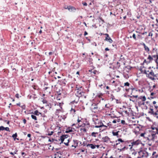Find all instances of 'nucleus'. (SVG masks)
Segmentation results:
<instances>
[{
    "instance_id": "nucleus-1",
    "label": "nucleus",
    "mask_w": 158,
    "mask_h": 158,
    "mask_svg": "<svg viewBox=\"0 0 158 158\" xmlns=\"http://www.w3.org/2000/svg\"><path fill=\"white\" fill-rule=\"evenodd\" d=\"M82 89V86L80 87V88L76 87V92L75 94L76 96L78 98L84 96L85 94V93L81 90Z\"/></svg>"
},
{
    "instance_id": "nucleus-2",
    "label": "nucleus",
    "mask_w": 158,
    "mask_h": 158,
    "mask_svg": "<svg viewBox=\"0 0 158 158\" xmlns=\"http://www.w3.org/2000/svg\"><path fill=\"white\" fill-rule=\"evenodd\" d=\"M154 75V73L152 70H151V71L149 72V73L147 74V77L151 79L152 80H154L155 79L153 77H152V76Z\"/></svg>"
},
{
    "instance_id": "nucleus-3",
    "label": "nucleus",
    "mask_w": 158,
    "mask_h": 158,
    "mask_svg": "<svg viewBox=\"0 0 158 158\" xmlns=\"http://www.w3.org/2000/svg\"><path fill=\"white\" fill-rule=\"evenodd\" d=\"M92 107L91 109L93 110V111L94 112H97L98 110V107L97 104L94 103L92 105Z\"/></svg>"
},
{
    "instance_id": "nucleus-4",
    "label": "nucleus",
    "mask_w": 158,
    "mask_h": 158,
    "mask_svg": "<svg viewBox=\"0 0 158 158\" xmlns=\"http://www.w3.org/2000/svg\"><path fill=\"white\" fill-rule=\"evenodd\" d=\"M103 34L106 36L105 40L109 42L110 43H111L113 42L112 40L109 37V35L108 34Z\"/></svg>"
},
{
    "instance_id": "nucleus-5",
    "label": "nucleus",
    "mask_w": 158,
    "mask_h": 158,
    "mask_svg": "<svg viewBox=\"0 0 158 158\" xmlns=\"http://www.w3.org/2000/svg\"><path fill=\"white\" fill-rule=\"evenodd\" d=\"M141 143V141L139 139L136 140L135 141H134L131 143V146L137 145Z\"/></svg>"
},
{
    "instance_id": "nucleus-6",
    "label": "nucleus",
    "mask_w": 158,
    "mask_h": 158,
    "mask_svg": "<svg viewBox=\"0 0 158 158\" xmlns=\"http://www.w3.org/2000/svg\"><path fill=\"white\" fill-rule=\"evenodd\" d=\"M144 150H141L138 152L139 156H138L137 158H142L144 157Z\"/></svg>"
},
{
    "instance_id": "nucleus-7",
    "label": "nucleus",
    "mask_w": 158,
    "mask_h": 158,
    "mask_svg": "<svg viewBox=\"0 0 158 158\" xmlns=\"http://www.w3.org/2000/svg\"><path fill=\"white\" fill-rule=\"evenodd\" d=\"M64 9H68L69 10L72 11L73 10H75V8L74 7L71 6H65L64 7Z\"/></svg>"
},
{
    "instance_id": "nucleus-8",
    "label": "nucleus",
    "mask_w": 158,
    "mask_h": 158,
    "mask_svg": "<svg viewBox=\"0 0 158 158\" xmlns=\"http://www.w3.org/2000/svg\"><path fill=\"white\" fill-rule=\"evenodd\" d=\"M110 138L108 136H106L102 138V141L105 142L107 143L109 141H110Z\"/></svg>"
},
{
    "instance_id": "nucleus-9",
    "label": "nucleus",
    "mask_w": 158,
    "mask_h": 158,
    "mask_svg": "<svg viewBox=\"0 0 158 158\" xmlns=\"http://www.w3.org/2000/svg\"><path fill=\"white\" fill-rule=\"evenodd\" d=\"M119 142L123 143V142H124V141L123 140L119 138L117 140L115 141V142L116 143L115 144H114V147L115 146V145L117 146L118 145V144H120V143Z\"/></svg>"
},
{
    "instance_id": "nucleus-10",
    "label": "nucleus",
    "mask_w": 158,
    "mask_h": 158,
    "mask_svg": "<svg viewBox=\"0 0 158 158\" xmlns=\"http://www.w3.org/2000/svg\"><path fill=\"white\" fill-rule=\"evenodd\" d=\"M131 95L135 94L136 92L138 91V90L136 88H131Z\"/></svg>"
},
{
    "instance_id": "nucleus-11",
    "label": "nucleus",
    "mask_w": 158,
    "mask_h": 158,
    "mask_svg": "<svg viewBox=\"0 0 158 158\" xmlns=\"http://www.w3.org/2000/svg\"><path fill=\"white\" fill-rule=\"evenodd\" d=\"M153 117L158 119V111L156 110L154 112L152 115Z\"/></svg>"
},
{
    "instance_id": "nucleus-12",
    "label": "nucleus",
    "mask_w": 158,
    "mask_h": 158,
    "mask_svg": "<svg viewBox=\"0 0 158 158\" xmlns=\"http://www.w3.org/2000/svg\"><path fill=\"white\" fill-rule=\"evenodd\" d=\"M4 130H5L7 131H10L9 128L8 127H4L2 126L0 127V131H3Z\"/></svg>"
},
{
    "instance_id": "nucleus-13",
    "label": "nucleus",
    "mask_w": 158,
    "mask_h": 158,
    "mask_svg": "<svg viewBox=\"0 0 158 158\" xmlns=\"http://www.w3.org/2000/svg\"><path fill=\"white\" fill-rule=\"evenodd\" d=\"M72 129L74 130V128H72L70 127H68V128L67 129V130L65 131V133H67L70 132H73Z\"/></svg>"
},
{
    "instance_id": "nucleus-14",
    "label": "nucleus",
    "mask_w": 158,
    "mask_h": 158,
    "mask_svg": "<svg viewBox=\"0 0 158 158\" xmlns=\"http://www.w3.org/2000/svg\"><path fill=\"white\" fill-rule=\"evenodd\" d=\"M142 45L144 47L145 50L147 52H149L150 51V49L149 48L146 46V44L144 43H143Z\"/></svg>"
},
{
    "instance_id": "nucleus-15",
    "label": "nucleus",
    "mask_w": 158,
    "mask_h": 158,
    "mask_svg": "<svg viewBox=\"0 0 158 158\" xmlns=\"http://www.w3.org/2000/svg\"><path fill=\"white\" fill-rule=\"evenodd\" d=\"M87 147H90L91 149H94L96 148V145H94L93 144H88L87 145Z\"/></svg>"
},
{
    "instance_id": "nucleus-16",
    "label": "nucleus",
    "mask_w": 158,
    "mask_h": 158,
    "mask_svg": "<svg viewBox=\"0 0 158 158\" xmlns=\"http://www.w3.org/2000/svg\"><path fill=\"white\" fill-rule=\"evenodd\" d=\"M17 134L16 133H15V134H13L12 135V137L13 138L14 140H15L16 139L17 140H19V139L16 138L17 137Z\"/></svg>"
},
{
    "instance_id": "nucleus-17",
    "label": "nucleus",
    "mask_w": 158,
    "mask_h": 158,
    "mask_svg": "<svg viewBox=\"0 0 158 158\" xmlns=\"http://www.w3.org/2000/svg\"><path fill=\"white\" fill-rule=\"evenodd\" d=\"M101 124H102L100 125H96L94 127L96 128H100L101 127H105L106 128L107 127V126L105 125H104L103 124V123H101Z\"/></svg>"
},
{
    "instance_id": "nucleus-18",
    "label": "nucleus",
    "mask_w": 158,
    "mask_h": 158,
    "mask_svg": "<svg viewBox=\"0 0 158 158\" xmlns=\"http://www.w3.org/2000/svg\"><path fill=\"white\" fill-rule=\"evenodd\" d=\"M32 113L36 115H39V114H41V113L39 112L38 110H35L34 112H32Z\"/></svg>"
},
{
    "instance_id": "nucleus-19",
    "label": "nucleus",
    "mask_w": 158,
    "mask_h": 158,
    "mask_svg": "<svg viewBox=\"0 0 158 158\" xmlns=\"http://www.w3.org/2000/svg\"><path fill=\"white\" fill-rule=\"evenodd\" d=\"M60 82L61 85L64 86L66 85V81L65 79L61 80Z\"/></svg>"
},
{
    "instance_id": "nucleus-20",
    "label": "nucleus",
    "mask_w": 158,
    "mask_h": 158,
    "mask_svg": "<svg viewBox=\"0 0 158 158\" xmlns=\"http://www.w3.org/2000/svg\"><path fill=\"white\" fill-rule=\"evenodd\" d=\"M150 110L148 111V113L150 114L151 115L155 112L153 108H149Z\"/></svg>"
},
{
    "instance_id": "nucleus-21",
    "label": "nucleus",
    "mask_w": 158,
    "mask_h": 158,
    "mask_svg": "<svg viewBox=\"0 0 158 158\" xmlns=\"http://www.w3.org/2000/svg\"><path fill=\"white\" fill-rule=\"evenodd\" d=\"M73 142L74 143V144L75 145L74 146L72 145V147L74 146L75 148L77 146V145L78 144V141L76 140H74Z\"/></svg>"
},
{
    "instance_id": "nucleus-22",
    "label": "nucleus",
    "mask_w": 158,
    "mask_h": 158,
    "mask_svg": "<svg viewBox=\"0 0 158 158\" xmlns=\"http://www.w3.org/2000/svg\"><path fill=\"white\" fill-rule=\"evenodd\" d=\"M89 72H90L91 73H93L94 74H95L97 72V71L96 70H94L92 71V70H89Z\"/></svg>"
},
{
    "instance_id": "nucleus-23",
    "label": "nucleus",
    "mask_w": 158,
    "mask_h": 158,
    "mask_svg": "<svg viewBox=\"0 0 158 158\" xmlns=\"http://www.w3.org/2000/svg\"><path fill=\"white\" fill-rule=\"evenodd\" d=\"M52 142L54 141L55 143L57 144H59V139L57 140L54 139H52Z\"/></svg>"
},
{
    "instance_id": "nucleus-24",
    "label": "nucleus",
    "mask_w": 158,
    "mask_h": 158,
    "mask_svg": "<svg viewBox=\"0 0 158 158\" xmlns=\"http://www.w3.org/2000/svg\"><path fill=\"white\" fill-rule=\"evenodd\" d=\"M119 132V131H118L117 132H114V131H113L112 132V134L114 136H118V133ZM117 137H118V136H117Z\"/></svg>"
},
{
    "instance_id": "nucleus-25",
    "label": "nucleus",
    "mask_w": 158,
    "mask_h": 158,
    "mask_svg": "<svg viewBox=\"0 0 158 158\" xmlns=\"http://www.w3.org/2000/svg\"><path fill=\"white\" fill-rule=\"evenodd\" d=\"M148 59L149 60V61H151L152 60H153V58L151 56V55H149L148 56Z\"/></svg>"
},
{
    "instance_id": "nucleus-26",
    "label": "nucleus",
    "mask_w": 158,
    "mask_h": 158,
    "mask_svg": "<svg viewBox=\"0 0 158 158\" xmlns=\"http://www.w3.org/2000/svg\"><path fill=\"white\" fill-rule=\"evenodd\" d=\"M144 156L146 157H147L148 156V153L147 152L144 151Z\"/></svg>"
},
{
    "instance_id": "nucleus-27",
    "label": "nucleus",
    "mask_w": 158,
    "mask_h": 158,
    "mask_svg": "<svg viewBox=\"0 0 158 158\" xmlns=\"http://www.w3.org/2000/svg\"><path fill=\"white\" fill-rule=\"evenodd\" d=\"M132 37L133 38V39L135 40H137L136 39V37L135 34V33H134L133 34L132 36H131L130 37V38H131Z\"/></svg>"
},
{
    "instance_id": "nucleus-28",
    "label": "nucleus",
    "mask_w": 158,
    "mask_h": 158,
    "mask_svg": "<svg viewBox=\"0 0 158 158\" xmlns=\"http://www.w3.org/2000/svg\"><path fill=\"white\" fill-rule=\"evenodd\" d=\"M152 57L155 58H156V60H158V53H156V54L152 56Z\"/></svg>"
},
{
    "instance_id": "nucleus-29",
    "label": "nucleus",
    "mask_w": 158,
    "mask_h": 158,
    "mask_svg": "<svg viewBox=\"0 0 158 158\" xmlns=\"http://www.w3.org/2000/svg\"><path fill=\"white\" fill-rule=\"evenodd\" d=\"M31 118L35 120H37V117L35 115H31Z\"/></svg>"
},
{
    "instance_id": "nucleus-30",
    "label": "nucleus",
    "mask_w": 158,
    "mask_h": 158,
    "mask_svg": "<svg viewBox=\"0 0 158 158\" xmlns=\"http://www.w3.org/2000/svg\"><path fill=\"white\" fill-rule=\"evenodd\" d=\"M65 138L61 135L60 137V138L59 139V141L61 140L64 141Z\"/></svg>"
},
{
    "instance_id": "nucleus-31",
    "label": "nucleus",
    "mask_w": 158,
    "mask_h": 158,
    "mask_svg": "<svg viewBox=\"0 0 158 158\" xmlns=\"http://www.w3.org/2000/svg\"><path fill=\"white\" fill-rule=\"evenodd\" d=\"M97 134H98V132H93L91 134V136L94 137H96V135Z\"/></svg>"
},
{
    "instance_id": "nucleus-32",
    "label": "nucleus",
    "mask_w": 158,
    "mask_h": 158,
    "mask_svg": "<svg viewBox=\"0 0 158 158\" xmlns=\"http://www.w3.org/2000/svg\"><path fill=\"white\" fill-rule=\"evenodd\" d=\"M56 93L58 95H61V94L60 93V89H58V91H56Z\"/></svg>"
},
{
    "instance_id": "nucleus-33",
    "label": "nucleus",
    "mask_w": 158,
    "mask_h": 158,
    "mask_svg": "<svg viewBox=\"0 0 158 158\" xmlns=\"http://www.w3.org/2000/svg\"><path fill=\"white\" fill-rule=\"evenodd\" d=\"M70 111L71 113H72L73 112V114H75V112H76V110L74 109H73L72 108L70 110Z\"/></svg>"
},
{
    "instance_id": "nucleus-34",
    "label": "nucleus",
    "mask_w": 158,
    "mask_h": 158,
    "mask_svg": "<svg viewBox=\"0 0 158 158\" xmlns=\"http://www.w3.org/2000/svg\"><path fill=\"white\" fill-rule=\"evenodd\" d=\"M152 130H155V129L156 130V133H155L156 134H158V128L156 127H152Z\"/></svg>"
},
{
    "instance_id": "nucleus-35",
    "label": "nucleus",
    "mask_w": 158,
    "mask_h": 158,
    "mask_svg": "<svg viewBox=\"0 0 158 158\" xmlns=\"http://www.w3.org/2000/svg\"><path fill=\"white\" fill-rule=\"evenodd\" d=\"M128 96L130 97L131 98H132L133 97L137 98L138 97V95H133L131 96H130V95H128Z\"/></svg>"
},
{
    "instance_id": "nucleus-36",
    "label": "nucleus",
    "mask_w": 158,
    "mask_h": 158,
    "mask_svg": "<svg viewBox=\"0 0 158 158\" xmlns=\"http://www.w3.org/2000/svg\"><path fill=\"white\" fill-rule=\"evenodd\" d=\"M81 130H82L83 132L85 133L86 132V129L85 128H81Z\"/></svg>"
},
{
    "instance_id": "nucleus-37",
    "label": "nucleus",
    "mask_w": 158,
    "mask_h": 158,
    "mask_svg": "<svg viewBox=\"0 0 158 158\" xmlns=\"http://www.w3.org/2000/svg\"><path fill=\"white\" fill-rule=\"evenodd\" d=\"M41 99H43V100L42 101V102L44 104L46 103H47V102L46 100L44 99H43L42 98H41Z\"/></svg>"
},
{
    "instance_id": "nucleus-38",
    "label": "nucleus",
    "mask_w": 158,
    "mask_h": 158,
    "mask_svg": "<svg viewBox=\"0 0 158 158\" xmlns=\"http://www.w3.org/2000/svg\"><path fill=\"white\" fill-rule=\"evenodd\" d=\"M62 135L65 138V139L67 138L69 136L68 135Z\"/></svg>"
},
{
    "instance_id": "nucleus-39",
    "label": "nucleus",
    "mask_w": 158,
    "mask_h": 158,
    "mask_svg": "<svg viewBox=\"0 0 158 158\" xmlns=\"http://www.w3.org/2000/svg\"><path fill=\"white\" fill-rule=\"evenodd\" d=\"M142 100L143 101H145L146 100L145 97V96H142Z\"/></svg>"
},
{
    "instance_id": "nucleus-40",
    "label": "nucleus",
    "mask_w": 158,
    "mask_h": 158,
    "mask_svg": "<svg viewBox=\"0 0 158 158\" xmlns=\"http://www.w3.org/2000/svg\"><path fill=\"white\" fill-rule=\"evenodd\" d=\"M130 85V84L128 82H126L124 83V86H129Z\"/></svg>"
},
{
    "instance_id": "nucleus-41",
    "label": "nucleus",
    "mask_w": 158,
    "mask_h": 158,
    "mask_svg": "<svg viewBox=\"0 0 158 158\" xmlns=\"http://www.w3.org/2000/svg\"><path fill=\"white\" fill-rule=\"evenodd\" d=\"M93 60L92 58H89V60H88V61L89 62V63L90 64L92 63V61Z\"/></svg>"
},
{
    "instance_id": "nucleus-42",
    "label": "nucleus",
    "mask_w": 158,
    "mask_h": 158,
    "mask_svg": "<svg viewBox=\"0 0 158 158\" xmlns=\"http://www.w3.org/2000/svg\"><path fill=\"white\" fill-rule=\"evenodd\" d=\"M20 107H21V108L23 109H24V110L25 109L26 106L25 105H23V106H20Z\"/></svg>"
},
{
    "instance_id": "nucleus-43",
    "label": "nucleus",
    "mask_w": 158,
    "mask_h": 158,
    "mask_svg": "<svg viewBox=\"0 0 158 158\" xmlns=\"http://www.w3.org/2000/svg\"><path fill=\"white\" fill-rule=\"evenodd\" d=\"M105 107L106 108H110V105H109V104H106L105 105Z\"/></svg>"
},
{
    "instance_id": "nucleus-44",
    "label": "nucleus",
    "mask_w": 158,
    "mask_h": 158,
    "mask_svg": "<svg viewBox=\"0 0 158 158\" xmlns=\"http://www.w3.org/2000/svg\"><path fill=\"white\" fill-rule=\"evenodd\" d=\"M99 86L101 87L102 88H104L105 87V85H103L101 84L100 85H99Z\"/></svg>"
},
{
    "instance_id": "nucleus-45",
    "label": "nucleus",
    "mask_w": 158,
    "mask_h": 158,
    "mask_svg": "<svg viewBox=\"0 0 158 158\" xmlns=\"http://www.w3.org/2000/svg\"><path fill=\"white\" fill-rule=\"evenodd\" d=\"M150 63V61H149L148 62L146 61V59H144V60L143 61V64H144V63H146L147 64L149 63Z\"/></svg>"
},
{
    "instance_id": "nucleus-46",
    "label": "nucleus",
    "mask_w": 158,
    "mask_h": 158,
    "mask_svg": "<svg viewBox=\"0 0 158 158\" xmlns=\"http://www.w3.org/2000/svg\"><path fill=\"white\" fill-rule=\"evenodd\" d=\"M152 35H153L152 33L151 32H150L149 33L148 36H151V37H152Z\"/></svg>"
},
{
    "instance_id": "nucleus-47",
    "label": "nucleus",
    "mask_w": 158,
    "mask_h": 158,
    "mask_svg": "<svg viewBox=\"0 0 158 158\" xmlns=\"http://www.w3.org/2000/svg\"><path fill=\"white\" fill-rule=\"evenodd\" d=\"M53 133H54L53 131H52L50 133H48L47 135H48L50 136V135H52Z\"/></svg>"
},
{
    "instance_id": "nucleus-48",
    "label": "nucleus",
    "mask_w": 158,
    "mask_h": 158,
    "mask_svg": "<svg viewBox=\"0 0 158 158\" xmlns=\"http://www.w3.org/2000/svg\"><path fill=\"white\" fill-rule=\"evenodd\" d=\"M121 123L123 124H125V121L124 120H122L121 121Z\"/></svg>"
},
{
    "instance_id": "nucleus-49",
    "label": "nucleus",
    "mask_w": 158,
    "mask_h": 158,
    "mask_svg": "<svg viewBox=\"0 0 158 158\" xmlns=\"http://www.w3.org/2000/svg\"><path fill=\"white\" fill-rule=\"evenodd\" d=\"M69 142H68L67 143L64 142V143L66 146H68L69 145Z\"/></svg>"
},
{
    "instance_id": "nucleus-50",
    "label": "nucleus",
    "mask_w": 158,
    "mask_h": 158,
    "mask_svg": "<svg viewBox=\"0 0 158 158\" xmlns=\"http://www.w3.org/2000/svg\"><path fill=\"white\" fill-rule=\"evenodd\" d=\"M82 4L84 6H87V3L85 2H83Z\"/></svg>"
},
{
    "instance_id": "nucleus-51",
    "label": "nucleus",
    "mask_w": 158,
    "mask_h": 158,
    "mask_svg": "<svg viewBox=\"0 0 158 158\" xmlns=\"http://www.w3.org/2000/svg\"><path fill=\"white\" fill-rule=\"evenodd\" d=\"M143 67L142 66H140L139 69V70L142 73L143 72L142 70Z\"/></svg>"
},
{
    "instance_id": "nucleus-52",
    "label": "nucleus",
    "mask_w": 158,
    "mask_h": 158,
    "mask_svg": "<svg viewBox=\"0 0 158 158\" xmlns=\"http://www.w3.org/2000/svg\"><path fill=\"white\" fill-rule=\"evenodd\" d=\"M121 90V88L120 87H118L117 89V92H119Z\"/></svg>"
},
{
    "instance_id": "nucleus-53",
    "label": "nucleus",
    "mask_w": 158,
    "mask_h": 158,
    "mask_svg": "<svg viewBox=\"0 0 158 158\" xmlns=\"http://www.w3.org/2000/svg\"><path fill=\"white\" fill-rule=\"evenodd\" d=\"M131 88H129V89H126V91H127V92H129V91H130V90H131Z\"/></svg>"
},
{
    "instance_id": "nucleus-54",
    "label": "nucleus",
    "mask_w": 158,
    "mask_h": 158,
    "mask_svg": "<svg viewBox=\"0 0 158 158\" xmlns=\"http://www.w3.org/2000/svg\"><path fill=\"white\" fill-rule=\"evenodd\" d=\"M154 106L155 108L156 109V110H157L158 109V106L157 105H154Z\"/></svg>"
},
{
    "instance_id": "nucleus-55",
    "label": "nucleus",
    "mask_w": 158,
    "mask_h": 158,
    "mask_svg": "<svg viewBox=\"0 0 158 158\" xmlns=\"http://www.w3.org/2000/svg\"><path fill=\"white\" fill-rule=\"evenodd\" d=\"M15 97L16 98H19V94H17L16 95H15Z\"/></svg>"
},
{
    "instance_id": "nucleus-56",
    "label": "nucleus",
    "mask_w": 158,
    "mask_h": 158,
    "mask_svg": "<svg viewBox=\"0 0 158 158\" xmlns=\"http://www.w3.org/2000/svg\"><path fill=\"white\" fill-rule=\"evenodd\" d=\"M125 148H126L127 149H128V148H126L125 146H124L123 148H122V150H123V151H124Z\"/></svg>"
},
{
    "instance_id": "nucleus-57",
    "label": "nucleus",
    "mask_w": 158,
    "mask_h": 158,
    "mask_svg": "<svg viewBox=\"0 0 158 158\" xmlns=\"http://www.w3.org/2000/svg\"><path fill=\"white\" fill-rule=\"evenodd\" d=\"M144 73L146 74V76H147V74H148V73H147V71L146 70H144Z\"/></svg>"
},
{
    "instance_id": "nucleus-58",
    "label": "nucleus",
    "mask_w": 158,
    "mask_h": 158,
    "mask_svg": "<svg viewBox=\"0 0 158 158\" xmlns=\"http://www.w3.org/2000/svg\"><path fill=\"white\" fill-rule=\"evenodd\" d=\"M51 106L50 103H49L48 104V105H47L46 106H49V108H51V106Z\"/></svg>"
},
{
    "instance_id": "nucleus-59",
    "label": "nucleus",
    "mask_w": 158,
    "mask_h": 158,
    "mask_svg": "<svg viewBox=\"0 0 158 158\" xmlns=\"http://www.w3.org/2000/svg\"><path fill=\"white\" fill-rule=\"evenodd\" d=\"M145 134V133H142L140 135L141 137H143V136H144V135Z\"/></svg>"
},
{
    "instance_id": "nucleus-60",
    "label": "nucleus",
    "mask_w": 158,
    "mask_h": 158,
    "mask_svg": "<svg viewBox=\"0 0 158 158\" xmlns=\"http://www.w3.org/2000/svg\"><path fill=\"white\" fill-rule=\"evenodd\" d=\"M56 99L57 100H60V98L58 95L56 97Z\"/></svg>"
},
{
    "instance_id": "nucleus-61",
    "label": "nucleus",
    "mask_w": 158,
    "mask_h": 158,
    "mask_svg": "<svg viewBox=\"0 0 158 158\" xmlns=\"http://www.w3.org/2000/svg\"><path fill=\"white\" fill-rule=\"evenodd\" d=\"M112 46L113 47H114L115 48H117V46L116 44H113Z\"/></svg>"
},
{
    "instance_id": "nucleus-62",
    "label": "nucleus",
    "mask_w": 158,
    "mask_h": 158,
    "mask_svg": "<svg viewBox=\"0 0 158 158\" xmlns=\"http://www.w3.org/2000/svg\"><path fill=\"white\" fill-rule=\"evenodd\" d=\"M49 88V87H45L44 88V90H46L48 88Z\"/></svg>"
},
{
    "instance_id": "nucleus-63",
    "label": "nucleus",
    "mask_w": 158,
    "mask_h": 158,
    "mask_svg": "<svg viewBox=\"0 0 158 158\" xmlns=\"http://www.w3.org/2000/svg\"><path fill=\"white\" fill-rule=\"evenodd\" d=\"M23 123H24V124H25L26 122V120L25 119H23Z\"/></svg>"
},
{
    "instance_id": "nucleus-64",
    "label": "nucleus",
    "mask_w": 158,
    "mask_h": 158,
    "mask_svg": "<svg viewBox=\"0 0 158 158\" xmlns=\"http://www.w3.org/2000/svg\"><path fill=\"white\" fill-rule=\"evenodd\" d=\"M88 34L87 32L86 31H85L84 32V35L85 36L87 35Z\"/></svg>"
}]
</instances>
